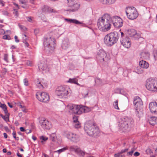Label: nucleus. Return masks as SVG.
<instances>
[{
    "instance_id": "de8ad7c7",
    "label": "nucleus",
    "mask_w": 157,
    "mask_h": 157,
    "mask_svg": "<svg viewBox=\"0 0 157 157\" xmlns=\"http://www.w3.org/2000/svg\"><path fill=\"white\" fill-rule=\"evenodd\" d=\"M23 82L24 85L26 86H28L29 85L28 81L26 78H25L23 80Z\"/></svg>"
},
{
    "instance_id": "423d86ee",
    "label": "nucleus",
    "mask_w": 157,
    "mask_h": 157,
    "mask_svg": "<svg viewBox=\"0 0 157 157\" xmlns=\"http://www.w3.org/2000/svg\"><path fill=\"white\" fill-rule=\"evenodd\" d=\"M133 122L132 119L130 117H123L119 122V126L120 129L123 132L128 131L129 127Z\"/></svg>"
},
{
    "instance_id": "ddd939ff",
    "label": "nucleus",
    "mask_w": 157,
    "mask_h": 157,
    "mask_svg": "<svg viewBox=\"0 0 157 157\" xmlns=\"http://www.w3.org/2000/svg\"><path fill=\"white\" fill-rule=\"evenodd\" d=\"M97 58L101 62H107L110 59L109 56L107 55V54L103 49H100L98 51Z\"/></svg>"
},
{
    "instance_id": "7ed1b4c3",
    "label": "nucleus",
    "mask_w": 157,
    "mask_h": 157,
    "mask_svg": "<svg viewBox=\"0 0 157 157\" xmlns=\"http://www.w3.org/2000/svg\"><path fill=\"white\" fill-rule=\"evenodd\" d=\"M67 107L69 109V112L72 113L80 115L82 113H86L91 111V109L87 107L79 105L69 104Z\"/></svg>"
},
{
    "instance_id": "bf43d9fd",
    "label": "nucleus",
    "mask_w": 157,
    "mask_h": 157,
    "mask_svg": "<svg viewBox=\"0 0 157 157\" xmlns=\"http://www.w3.org/2000/svg\"><path fill=\"white\" fill-rule=\"evenodd\" d=\"M128 150V149H127V148L125 149L124 150H122L121 151L120 153V154H121L125 152H126Z\"/></svg>"
},
{
    "instance_id": "e2e57ef3",
    "label": "nucleus",
    "mask_w": 157,
    "mask_h": 157,
    "mask_svg": "<svg viewBox=\"0 0 157 157\" xmlns=\"http://www.w3.org/2000/svg\"><path fill=\"white\" fill-rule=\"evenodd\" d=\"M23 42L25 44V46L26 47H28L29 46V43L25 40L23 41Z\"/></svg>"
},
{
    "instance_id": "4c0bfd02",
    "label": "nucleus",
    "mask_w": 157,
    "mask_h": 157,
    "mask_svg": "<svg viewBox=\"0 0 157 157\" xmlns=\"http://www.w3.org/2000/svg\"><path fill=\"white\" fill-rule=\"evenodd\" d=\"M113 105L115 109H119V108L118 107V101L117 100L116 101H115L113 103Z\"/></svg>"
},
{
    "instance_id": "412c9836",
    "label": "nucleus",
    "mask_w": 157,
    "mask_h": 157,
    "mask_svg": "<svg viewBox=\"0 0 157 157\" xmlns=\"http://www.w3.org/2000/svg\"><path fill=\"white\" fill-rule=\"evenodd\" d=\"M139 64L140 67L143 68H147L149 66V63L144 60L140 61L139 62Z\"/></svg>"
},
{
    "instance_id": "13d9d810",
    "label": "nucleus",
    "mask_w": 157,
    "mask_h": 157,
    "mask_svg": "<svg viewBox=\"0 0 157 157\" xmlns=\"http://www.w3.org/2000/svg\"><path fill=\"white\" fill-rule=\"evenodd\" d=\"M26 64L28 66H31L32 64V63L31 61L29 60L27 61Z\"/></svg>"
},
{
    "instance_id": "603ef678",
    "label": "nucleus",
    "mask_w": 157,
    "mask_h": 157,
    "mask_svg": "<svg viewBox=\"0 0 157 157\" xmlns=\"http://www.w3.org/2000/svg\"><path fill=\"white\" fill-rule=\"evenodd\" d=\"M108 4L110 5L114 3L116 0H108Z\"/></svg>"
},
{
    "instance_id": "9b49d317",
    "label": "nucleus",
    "mask_w": 157,
    "mask_h": 157,
    "mask_svg": "<svg viewBox=\"0 0 157 157\" xmlns=\"http://www.w3.org/2000/svg\"><path fill=\"white\" fill-rule=\"evenodd\" d=\"M64 136L71 141L77 143L80 140L79 136L75 133L70 132H64Z\"/></svg>"
},
{
    "instance_id": "a878e982",
    "label": "nucleus",
    "mask_w": 157,
    "mask_h": 157,
    "mask_svg": "<svg viewBox=\"0 0 157 157\" xmlns=\"http://www.w3.org/2000/svg\"><path fill=\"white\" fill-rule=\"evenodd\" d=\"M77 81L78 80L76 78H70L67 82L72 83L76 84L77 85L81 86H83V85H80V84L78 83Z\"/></svg>"
},
{
    "instance_id": "b1692460",
    "label": "nucleus",
    "mask_w": 157,
    "mask_h": 157,
    "mask_svg": "<svg viewBox=\"0 0 157 157\" xmlns=\"http://www.w3.org/2000/svg\"><path fill=\"white\" fill-rule=\"evenodd\" d=\"M48 140V138L45 136L43 135L40 136V142L42 145L45 144Z\"/></svg>"
},
{
    "instance_id": "6e6d98bb",
    "label": "nucleus",
    "mask_w": 157,
    "mask_h": 157,
    "mask_svg": "<svg viewBox=\"0 0 157 157\" xmlns=\"http://www.w3.org/2000/svg\"><path fill=\"white\" fill-rule=\"evenodd\" d=\"M41 17V19L42 20L44 21H46V19L45 18V17L44 16V15H41V16H40V17Z\"/></svg>"
},
{
    "instance_id": "09e8293b",
    "label": "nucleus",
    "mask_w": 157,
    "mask_h": 157,
    "mask_svg": "<svg viewBox=\"0 0 157 157\" xmlns=\"http://www.w3.org/2000/svg\"><path fill=\"white\" fill-rule=\"evenodd\" d=\"M0 107L2 108L3 109L6 107V106L5 104H2L0 102Z\"/></svg>"
},
{
    "instance_id": "20e7f679",
    "label": "nucleus",
    "mask_w": 157,
    "mask_h": 157,
    "mask_svg": "<svg viewBox=\"0 0 157 157\" xmlns=\"http://www.w3.org/2000/svg\"><path fill=\"white\" fill-rule=\"evenodd\" d=\"M119 37V36L117 32H111L105 36L104 42L107 46H111L117 43Z\"/></svg>"
},
{
    "instance_id": "c03bdc74",
    "label": "nucleus",
    "mask_w": 157,
    "mask_h": 157,
    "mask_svg": "<svg viewBox=\"0 0 157 157\" xmlns=\"http://www.w3.org/2000/svg\"><path fill=\"white\" fill-rule=\"evenodd\" d=\"M32 18H33V17H26V19L27 20V21L29 22H33Z\"/></svg>"
},
{
    "instance_id": "774afa93",
    "label": "nucleus",
    "mask_w": 157,
    "mask_h": 157,
    "mask_svg": "<svg viewBox=\"0 0 157 157\" xmlns=\"http://www.w3.org/2000/svg\"><path fill=\"white\" fill-rule=\"evenodd\" d=\"M20 130L21 132H24V131H25V129L23 127H21L20 128Z\"/></svg>"
},
{
    "instance_id": "6ab92c4d",
    "label": "nucleus",
    "mask_w": 157,
    "mask_h": 157,
    "mask_svg": "<svg viewBox=\"0 0 157 157\" xmlns=\"http://www.w3.org/2000/svg\"><path fill=\"white\" fill-rule=\"evenodd\" d=\"M70 150L71 151H75L77 153L80 154L82 156H83L85 155V152L81 151L79 147L77 146H71L70 147Z\"/></svg>"
},
{
    "instance_id": "0e129e2a",
    "label": "nucleus",
    "mask_w": 157,
    "mask_h": 157,
    "mask_svg": "<svg viewBox=\"0 0 157 157\" xmlns=\"http://www.w3.org/2000/svg\"><path fill=\"white\" fill-rule=\"evenodd\" d=\"M14 38L15 40V41L17 43H18L19 42V40L18 39V37L17 36H14Z\"/></svg>"
},
{
    "instance_id": "e433bc0d",
    "label": "nucleus",
    "mask_w": 157,
    "mask_h": 157,
    "mask_svg": "<svg viewBox=\"0 0 157 157\" xmlns=\"http://www.w3.org/2000/svg\"><path fill=\"white\" fill-rule=\"evenodd\" d=\"M74 126L76 128H78L81 127V124L79 122H76L74 123Z\"/></svg>"
},
{
    "instance_id": "393cba45",
    "label": "nucleus",
    "mask_w": 157,
    "mask_h": 157,
    "mask_svg": "<svg viewBox=\"0 0 157 157\" xmlns=\"http://www.w3.org/2000/svg\"><path fill=\"white\" fill-rule=\"evenodd\" d=\"M20 3L23 4V5L21 6V7L24 8H26L28 7V0H19Z\"/></svg>"
},
{
    "instance_id": "f3484780",
    "label": "nucleus",
    "mask_w": 157,
    "mask_h": 157,
    "mask_svg": "<svg viewBox=\"0 0 157 157\" xmlns=\"http://www.w3.org/2000/svg\"><path fill=\"white\" fill-rule=\"evenodd\" d=\"M149 109L151 112L154 114H157V103L156 102H152L149 104Z\"/></svg>"
},
{
    "instance_id": "8fccbe9b",
    "label": "nucleus",
    "mask_w": 157,
    "mask_h": 157,
    "mask_svg": "<svg viewBox=\"0 0 157 157\" xmlns=\"http://www.w3.org/2000/svg\"><path fill=\"white\" fill-rule=\"evenodd\" d=\"M73 120L74 123H76V122H79L78 121V118L77 117H73Z\"/></svg>"
},
{
    "instance_id": "2eb2a0df",
    "label": "nucleus",
    "mask_w": 157,
    "mask_h": 157,
    "mask_svg": "<svg viewBox=\"0 0 157 157\" xmlns=\"http://www.w3.org/2000/svg\"><path fill=\"white\" fill-rule=\"evenodd\" d=\"M114 26L116 28H120L123 26V21L120 17L115 16L112 18Z\"/></svg>"
},
{
    "instance_id": "0eeeda50",
    "label": "nucleus",
    "mask_w": 157,
    "mask_h": 157,
    "mask_svg": "<svg viewBox=\"0 0 157 157\" xmlns=\"http://www.w3.org/2000/svg\"><path fill=\"white\" fill-rule=\"evenodd\" d=\"M133 103L136 109V116L140 117L143 113V103L141 98L138 96L134 98Z\"/></svg>"
},
{
    "instance_id": "c9c22d12",
    "label": "nucleus",
    "mask_w": 157,
    "mask_h": 157,
    "mask_svg": "<svg viewBox=\"0 0 157 157\" xmlns=\"http://www.w3.org/2000/svg\"><path fill=\"white\" fill-rule=\"evenodd\" d=\"M68 148L67 147H63V148L60 149L56 151V152H58L59 153V154L60 153L64 151H65L67 150Z\"/></svg>"
},
{
    "instance_id": "39448f33",
    "label": "nucleus",
    "mask_w": 157,
    "mask_h": 157,
    "mask_svg": "<svg viewBox=\"0 0 157 157\" xmlns=\"http://www.w3.org/2000/svg\"><path fill=\"white\" fill-rule=\"evenodd\" d=\"M55 40L53 38L45 37L44 39V45L45 50L49 53L54 52L55 46Z\"/></svg>"
},
{
    "instance_id": "a19ab883",
    "label": "nucleus",
    "mask_w": 157,
    "mask_h": 157,
    "mask_svg": "<svg viewBox=\"0 0 157 157\" xmlns=\"http://www.w3.org/2000/svg\"><path fill=\"white\" fill-rule=\"evenodd\" d=\"M153 54L155 60H157V51L156 50L153 51Z\"/></svg>"
},
{
    "instance_id": "49530a36",
    "label": "nucleus",
    "mask_w": 157,
    "mask_h": 157,
    "mask_svg": "<svg viewBox=\"0 0 157 157\" xmlns=\"http://www.w3.org/2000/svg\"><path fill=\"white\" fill-rule=\"evenodd\" d=\"M13 13L15 15L16 17H18V12L17 10L16 9H14V12Z\"/></svg>"
},
{
    "instance_id": "ea45409f",
    "label": "nucleus",
    "mask_w": 157,
    "mask_h": 157,
    "mask_svg": "<svg viewBox=\"0 0 157 157\" xmlns=\"http://www.w3.org/2000/svg\"><path fill=\"white\" fill-rule=\"evenodd\" d=\"M140 37V34L139 33H137L136 32V34L134 35V36H133V37L135 38L136 39H137L139 38Z\"/></svg>"
},
{
    "instance_id": "f257e3e1",
    "label": "nucleus",
    "mask_w": 157,
    "mask_h": 157,
    "mask_svg": "<svg viewBox=\"0 0 157 157\" xmlns=\"http://www.w3.org/2000/svg\"><path fill=\"white\" fill-rule=\"evenodd\" d=\"M112 19L110 15L107 13L104 14L98 20L97 25L101 31L106 32L110 29L112 24Z\"/></svg>"
},
{
    "instance_id": "69168bd1",
    "label": "nucleus",
    "mask_w": 157,
    "mask_h": 157,
    "mask_svg": "<svg viewBox=\"0 0 157 157\" xmlns=\"http://www.w3.org/2000/svg\"><path fill=\"white\" fill-rule=\"evenodd\" d=\"M140 155V153L138 152H136L134 154V155L135 156H138Z\"/></svg>"
},
{
    "instance_id": "4be33fe9",
    "label": "nucleus",
    "mask_w": 157,
    "mask_h": 157,
    "mask_svg": "<svg viewBox=\"0 0 157 157\" xmlns=\"http://www.w3.org/2000/svg\"><path fill=\"white\" fill-rule=\"evenodd\" d=\"M141 58L143 59H149L150 54L147 52H144L140 54Z\"/></svg>"
},
{
    "instance_id": "9d476101",
    "label": "nucleus",
    "mask_w": 157,
    "mask_h": 157,
    "mask_svg": "<svg viewBox=\"0 0 157 157\" xmlns=\"http://www.w3.org/2000/svg\"><path fill=\"white\" fill-rule=\"evenodd\" d=\"M125 12L128 18L131 20L136 19L138 15L136 8L133 6L127 7Z\"/></svg>"
},
{
    "instance_id": "3c124183",
    "label": "nucleus",
    "mask_w": 157,
    "mask_h": 157,
    "mask_svg": "<svg viewBox=\"0 0 157 157\" xmlns=\"http://www.w3.org/2000/svg\"><path fill=\"white\" fill-rule=\"evenodd\" d=\"M146 152L147 154H151L152 153L151 150L150 148L147 149L146 151Z\"/></svg>"
},
{
    "instance_id": "5fc2aeb1",
    "label": "nucleus",
    "mask_w": 157,
    "mask_h": 157,
    "mask_svg": "<svg viewBox=\"0 0 157 157\" xmlns=\"http://www.w3.org/2000/svg\"><path fill=\"white\" fill-rule=\"evenodd\" d=\"M19 27L21 29L23 30L24 31H26L27 30V29L26 27L21 25H20Z\"/></svg>"
},
{
    "instance_id": "7c9ffc66",
    "label": "nucleus",
    "mask_w": 157,
    "mask_h": 157,
    "mask_svg": "<svg viewBox=\"0 0 157 157\" xmlns=\"http://www.w3.org/2000/svg\"><path fill=\"white\" fill-rule=\"evenodd\" d=\"M50 139L52 141L54 142L55 141L56 139V135L55 133H52L50 134Z\"/></svg>"
},
{
    "instance_id": "37998d69",
    "label": "nucleus",
    "mask_w": 157,
    "mask_h": 157,
    "mask_svg": "<svg viewBox=\"0 0 157 157\" xmlns=\"http://www.w3.org/2000/svg\"><path fill=\"white\" fill-rule=\"evenodd\" d=\"M4 59L5 61L7 62H8V55L7 54H5L4 55Z\"/></svg>"
},
{
    "instance_id": "2f4dec72",
    "label": "nucleus",
    "mask_w": 157,
    "mask_h": 157,
    "mask_svg": "<svg viewBox=\"0 0 157 157\" xmlns=\"http://www.w3.org/2000/svg\"><path fill=\"white\" fill-rule=\"evenodd\" d=\"M47 87V83L42 81L40 82V89H43Z\"/></svg>"
},
{
    "instance_id": "58836bf2",
    "label": "nucleus",
    "mask_w": 157,
    "mask_h": 157,
    "mask_svg": "<svg viewBox=\"0 0 157 157\" xmlns=\"http://www.w3.org/2000/svg\"><path fill=\"white\" fill-rule=\"evenodd\" d=\"M108 0H99V2L104 4L108 5Z\"/></svg>"
},
{
    "instance_id": "f8f14e48",
    "label": "nucleus",
    "mask_w": 157,
    "mask_h": 157,
    "mask_svg": "<svg viewBox=\"0 0 157 157\" xmlns=\"http://www.w3.org/2000/svg\"><path fill=\"white\" fill-rule=\"evenodd\" d=\"M67 5L70 8L66 10L67 11L74 12L77 11L79 8L80 4L76 2V0H67Z\"/></svg>"
},
{
    "instance_id": "4d7b16f0",
    "label": "nucleus",
    "mask_w": 157,
    "mask_h": 157,
    "mask_svg": "<svg viewBox=\"0 0 157 157\" xmlns=\"http://www.w3.org/2000/svg\"><path fill=\"white\" fill-rule=\"evenodd\" d=\"M115 157H124V155H121V154L120 153H119L117 154H115Z\"/></svg>"
},
{
    "instance_id": "bb28decb",
    "label": "nucleus",
    "mask_w": 157,
    "mask_h": 157,
    "mask_svg": "<svg viewBox=\"0 0 157 157\" xmlns=\"http://www.w3.org/2000/svg\"><path fill=\"white\" fill-rule=\"evenodd\" d=\"M136 31L133 29H131L128 31V34L131 37H133L134 35L136 34Z\"/></svg>"
},
{
    "instance_id": "680f3d73",
    "label": "nucleus",
    "mask_w": 157,
    "mask_h": 157,
    "mask_svg": "<svg viewBox=\"0 0 157 157\" xmlns=\"http://www.w3.org/2000/svg\"><path fill=\"white\" fill-rule=\"evenodd\" d=\"M34 33L36 35L38 34L39 30L38 29H35L34 31Z\"/></svg>"
},
{
    "instance_id": "72a5a7b5",
    "label": "nucleus",
    "mask_w": 157,
    "mask_h": 157,
    "mask_svg": "<svg viewBox=\"0 0 157 157\" xmlns=\"http://www.w3.org/2000/svg\"><path fill=\"white\" fill-rule=\"evenodd\" d=\"M136 72L138 74H141L143 72V70L140 67H137L136 70Z\"/></svg>"
},
{
    "instance_id": "aec40b11",
    "label": "nucleus",
    "mask_w": 157,
    "mask_h": 157,
    "mask_svg": "<svg viewBox=\"0 0 157 157\" xmlns=\"http://www.w3.org/2000/svg\"><path fill=\"white\" fill-rule=\"evenodd\" d=\"M41 10L43 13H45L48 12V13L57 12V11L55 9H52L47 6L44 5L41 7Z\"/></svg>"
},
{
    "instance_id": "f03ea898",
    "label": "nucleus",
    "mask_w": 157,
    "mask_h": 157,
    "mask_svg": "<svg viewBox=\"0 0 157 157\" xmlns=\"http://www.w3.org/2000/svg\"><path fill=\"white\" fill-rule=\"evenodd\" d=\"M84 129L88 135L94 137L98 136L100 133L99 128L93 121L86 122L84 124Z\"/></svg>"
},
{
    "instance_id": "4468645a",
    "label": "nucleus",
    "mask_w": 157,
    "mask_h": 157,
    "mask_svg": "<svg viewBox=\"0 0 157 157\" xmlns=\"http://www.w3.org/2000/svg\"><path fill=\"white\" fill-rule=\"evenodd\" d=\"M40 125L44 130H49L52 127L51 122L42 118H40Z\"/></svg>"
},
{
    "instance_id": "338daca9",
    "label": "nucleus",
    "mask_w": 157,
    "mask_h": 157,
    "mask_svg": "<svg viewBox=\"0 0 157 157\" xmlns=\"http://www.w3.org/2000/svg\"><path fill=\"white\" fill-rule=\"evenodd\" d=\"M3 110L4 111L5 113H6V114H7L8 113V111L7 110V108L6 107V108H4V109H3Z\"/></svg>"
},
{
    "instance_id": "a211bd4d",
    "label": "nucleus",
    "mask_w": 157,
    "mask_h": 157,
    "mask_svg": "<svg viewBox=\"0 0 157 157\" xmlns=\"http://www.w3.org/2000/svg\"><path fill=\"white\" fill-rule=\"evenodd\" d=\"M41 98H40V101L47 103L49 101V95L45 92H43L40 94Z\"/></svg>"
},
{
    "instance_id": "5701e85b",
    "label": "nucleus",
    "mask_w": 157,
    "mask_h": 157,
    "mask_svg": "<svg viewBox=\"0 0 157 157\" xmlns=\"http://www.w3.org/2000/svg\"><path fill=\"white\" fill-rule=\"evenodd\" d=\"M65 20L67 22L70 23H75L76 24H82V23L76 19L65 18Z\"/></svg>"
},
{
    "instance_id": "f704fd0d",
    "label": "nucleus",
    "mask_w": 157,
    "mask_h": 157,
    "mask_svg": "<svg viewBox=\"0 0 157 157\" xmlns=\"http://www.w3.org/2000/svg\"><path fill=\"white\" fill-rule=\"evenodd\" d=\"M41 65L40 66L41 68L43 71H44L46 70L47 68V65L44 64H41Z\"/></svg>"
},
{
    "instance_id": "a18cd8bd",
    "label": "nucleus",
    "mask_w": 157,
    "mask_h": 157,
    "mask_svg": "<svg viewBox=\"0 0 157 157\" xmlns=\"http://www.w3.org/2000/svg\"><path fill=\"white\" fill-rule=\"evenodd\" d=\"M3 39L5 40H10V36H8L6 35H5L3 36L2 37Z\"/></svg>"
},
{
    "instance_id": "c85d7f7f",
    "label": "nucleus",
    "mask_w": 157,
    "mask_h": 157,
    "mask_svg": "<svg viewBox=\"0 0 157 157\" xmlns=\"http://www.w3.org/2000/svg\"><path fill=\"white\" fill-rule=\"evenodd\" d=\"M68 43L67 42L63 40L62 45V47L63 49H67L68 47Z\"/></svg>"
},
{
    "instance_id": "1a4fd4ad",
    "label": "nucleus",
    "mask_w": 157,
    "mask_h": 157,
    "mask_svg": "<svg viewBox=\"0 0 157 157\" xmlns=\"http://www.w3.org/2000/svg\"><path fill=\"white\" fill-rule=\"evenodd\" d=\"M146 87L148 90L157 91V78H149L146 81Z\"/></svg>"
},
{
    "instance_id": "c756f323",
    "label": "nucleus",
    "mask_w": 157,
    "mask_h": 157,
    "mask_svg": "<svg viewBox=\"0 0 157 157\" xmlns=\"http://www.w3.org/2000/svg\"><path fill=\"white\" fill-rule=\"evenodd\" d=\"M150 124L152 125H154L156 124V122L155 119V117H151L149 120Z\"/></svg>"
},
{
    "instance_id": "864d4df0",
    "label": "nucleus",
    "mask_w": 157,
    "mask_h": 157,
    "mask_svg": "<svg viewBox=\"0 0 157 157\" xmlns=\"http://www.w3.org/2000/svg\"><path fill=\"white\" fill-rule=\"evenodd\" d=\"M134 150L133 149H132L131 151L128 152L127 153V155H132L133 153V152Z\"/></svg>"
},
{
    "instance_id": "79ce46f5",
    "label": "nucleus",
    "mask_w": 157,
    "mask_h": 157,
    "mask_svg": "<svg viewBox=\"0 0 157 157\" xmlns=\"http://www.w3.org/2000/svg\"><path fill=\"white\" fill-rule=\"evenodd\" d=\"M12 134L13 135V137L15 138L16 140H19V138L18 137H16V133L15 132L13 131L12 133Z\"/></svg>"
},
{
    "instance_id": "052dcab7",
    "label": "nucleus",
    "mask_w": 157,
    "mask_h": 157,
    "mask_svg": "<svg viewBox=\"0 0 157 157\" xmlns=\"http://www.w3.org/2000/svg\"><path fill=\"white\" fill-rule=\"evenodd\" d=\"M2 14L4 15H7L8 14V12L4 10L2 12Z\"/></svg>"
},
{
    "instance_id": "473e14b6",
    "label": "nucleus",
    "mask_w": 157,
    "mask_h": 157,
    "mask_svg": "<svg viewBox=\"0 0 157 157\" xmlns=\"http://www.w3.org/2000/svg\"><path fill=\"white\" fill-rule=\"evenodd\" d=\"M9 113H8L7 114H6L5 116H3L2 114L0 115V116H1L6 121L7 120L8 121H9Z\"/></svg>"
},
{
    "instance_id": "cd10ccee",
    "label": "nucleus",
    "mask_w": 157,
    "mask_h": 157,
    "mask_svg": "<svg viewBox=\"0 0 157 157\" xmlns=\"http://www.w3.org/2000/svg\"><path fill=\"white\" fill-rule=\"evenodd\" d=\"M95 83L97 85L101 86L103 85L102 80L99 78H96L95 80Z\"/></svg>"
},
{
    "instance_id": "dca6fc26",
    "label": "nucleus",
    "mask_w": 157,
    "mask_h": 157,
    "mask_svg": "<svg viewBox=\"0 0 157 157\" xmlns=\"http://www.w3.org/2000/svg\"><path fill=\"white\" fill-rule=\"evenodd\" d=\"M121 42L122 45L124 48H129L131 45V43L130 39L127 37H124L121 40Z\"/></svg>"
},
{
    "instance_id": "6e6552de",
    "label": "nucleus",
    "mask_w": 157,
    "mask_h": 157,
    "mask_svg": "<svg viewBox=\"0 0 157 157\" xmlns=\"http://www.w3.org/2000/svg\"><path fill=\"white\" fill-rule=\"evenodd\" d=\"M71 91L69 88L64 86H60L56 88L55 94L60 98H67L68 95Z\"/></svg>"
}]
</instances>
